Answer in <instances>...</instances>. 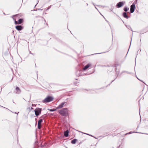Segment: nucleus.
<instances>
[{"label": "nucleus", "mask_w": 148, "mask_h": 148, "mask_svg": "<svg viewBox=\"0 0 148 148\" xmlns=\"http://www.w3.org/2000/svg\"><path fill=\"white\" fill-rule=\"evenodd\" d=\"M13 19H14V20H15V19H14L13 18Z\"/></svg>", "instance_id": "4c0bfd02"}, {"label": "nucleus", "mask_w": 148, "mask_h": 148, "mask_svg": "<svg viewBox=\"0 0 148 148\" xmlns=\"http://www.w3.org/2000/svg\"><path fill=\"white\" fill-rule=\"evenodd\" d=\"M40 118H42V119H43L44 118V117L43 116H41V117H40Z\"/></svg>", "instance_id": "bb28decb"}, {"label": "nucleus", "mask_w": 148, "mask_h": 148, "mask_svg": "<svg viewBox=\"0 0 148 148\" xmlns=\"http://www.w3.org/2000/svg\"><path fill=\"white\" fill-rule=\"evenodd\" d=\"M33 109V108H32V107H31V109Z\"/></svg>", "instance_id": "c9c22d12"}, {"label": "nucleus", "mask_w": 148, "mask_h": 148, "mask_svg": "<svg viewBox=\"0 0 148 148\" xmlns=\"http://www.w3.org/2000/svg\"><path fill=\"white\" fill-rule=\"evenodd\" d=\"M115 79H114V80H112V81L109 84V85H110V84Z\"/></svg>", "instance_id": "cd10ccee"}, {"label": "nucleus", "mask_w": 148, "mask_h": 148, "mask_svg": "<svg viewBox=\"0 0 148 148\" xmlns=\"http://www.w3.org/2000/svg\"><path fill=\"white\" fill-rule=\"evenodd\" d=\"M42 110V109L39 108H37L35 109L34 111L36 116H37L41 114Z\"/></svg>", "instance_id": "7ed1b4c3"}, {"label": "nucleus", "mask_w": 148, "mask_h": 148, "mask_svg": "<svg viewBox=\"0 0 148 148\" xmlns=\"http://www.w3.org/2000/svg\"><path fill=\"white\" fill-rule=\"evenodd\" d=\"M126 26V27L129 29H131V30L133 31L132 30V29L131 27V26L130 25H125Z\"/></svg>", "instance_id": "a211bd4d"}, {"label": "nucleus", "mask_w": 148, "mask_h": 148, "mask_svg": "<svg viewBox=\"0 0 148 148\" xmlns=\"http://www.w3.org/2000/svg\"><path fill=\"white\" fill-rule=\"evenodd\" d=\"M87 5H88V3H87Z\"/></svg>", "instance_id": "09e8293b"}, {"label": "nucleus", "mask_w": 148, "mask_h": 148, "mask_svg": "<svg viewBox=\"0 0 148 148\" xmlns=\"http://www.w3.org/2000/svg\"><path fill=\"white\" fill-rule=\"evenodd\" d=\"M125 2L123 1H120L117 3L116 5V8H119L123 6Z\"/></svg>", "instance_id": "39448f33"}, {"label": "nucleus", "mask_w": 148, "mask_h": 148, "mask_svg": "<svg viewBox=\"0 0 148 148\" xmlns=\"http://www.w3.org/2000/svg\"><path fill=\"white\" fill-rule=\"evenodd\" d=\"M129 9V8L127 7H125L123 9V10L125 12H127Z\"/></svg>", "instance_id": "2eb2a0df"}, {"label": "nucleus", "mask_w": 148, "mask_h": 148, "mask_svg": "<svg viewBox=\"0 0 148 148\" xmlns=\"http://www.w3.org/2000/svg\"><path fill=\"white\" fill-rule=\"evenodd\" d=\"M138 127H137L136 129H138Z\"/></svg>", "instance_id": "a19ab883"}, {"label": "nucleus", "mask_w": 148, "mask_h": 148, "mask_svg": "<svg viewBox=\"0 0 148 148\" xmlns=\"http://www.w3.org/2000/svg\"><path fill=\"white\" fill-rule=\"evenodd\" d=\"M84 134L89 135V134H88L86 133H84Z\"/></svg>", "instance_id": "c756f323"}, {"label": "nucleus", "mask_w": 148, "mask_h": 148, "mask_svg": "<svg viewBox=\"0 0 148 148\" xmlns=\"http://www.w3.org/2000/svg\"><path fill=\"white\" fill-rule=\"evenodd\" d=\"M89 136H92V137L93 136L92 135H90V134H89Z\"/></svg>", "instance_id": "2f4dec72"}, {"label": "nucleus", "mask_w": 148, "mask_h": 148, "mask_svg": "<svg viewBox=\"0 0 148 148\" xmlns=\"http://www.w3.org/2000/svg\"><path fill=\"white\" fill-rule=\"evenodd\" d=\"M29 53L31 54L32 55H33V53H32L31 51H29Z\"/></svg>", "instance_id": "c85d7f7f"}, {"label": "nucleus", "mask_w": 148, "mask_h": 148, "mask_svg": "<svg viewBox=\"0 0 148 148\" xmlns=\"http://www.w3.org/2000/svg\"><path fill=\"white\" fill-rule=\"evenodd\" d=\"M36 5H35V6H36Z\"/></svg>", "instance_id": "6e6d98bb"}, {"label": "nucleus", "mask_w": 148, "mask_h": 148, "mask_svg": "<svg viewBox=\"0 0 148 148\" xmlns=\"http://www.w3.org/2000/svg\"><path fill=\"white\" fill-rule=\"evenodd\" d=\"M14 23H15V24H16H16H18V21H15V22H14Z\"/></svg>", "instance_id": "b1692460"}, {"label": "nucleus", "mask_w": 148, "mask_h": 148, "mask_svg": "<svg viewBox=\"0 0 148 148\" xmlns=\"http://www.w3.org/2000/svg\"><path fill=\"white\" fill-rule=\"evenodd\" d=\"M15 114H17V113H16V112H15Z\"/></svg>", "instance_id": "864d4df0"}, {"label": "nucleus", "mask_w": 148, "mask_h": 148, "mask_svg": "<svg viewBox=\"0 0 148 148\" xmlns=\"http://www.w3.org/2000/svg\"><path fill=\"white\" fill-rule=\"evenodd\" d=\"M115 69L116 72V74L118 75L119 74V71H117L116 69V67H115Z\"/></svg>", "instance_id": "4be33fe9"}, {"label": "nucleus", "mask_w": 148, "mask_h": 148, "mask_svg": "<svg viewBox=\"0 0 148 148\" xmlns=\"http://www.w3.org/2000/svg\"><path fill=\"white\" fill-rule=\"evenodd\" d=\"M129 134V133H126V134H125V135H127V134Z\"/></svg>", "instance_id": "f704fd0d"}, {"label": "nucleus", "mask_w": 148, "mask_h": 148, "mask_svg": "<svg viewBox=\"0 0 148 148\" xmlns=\"http://www.w3.org/2000/svg\"><path fill=\"white\" fill-rule=\"evenodd\" d=\"M34 106V105H33V104H32V106Z\"/></svg>", "instance_id": "a18cd8bd"}, {"label": "nucleus", "mask_w": 148, "mask_h": 148, "mask_svg": "<svg viewBox=\"0 0 148 148\" xmlns=\"http://www.w3.org/2000/svg\"><path fill=\"white\" fill-rule=\"evenodd\" d=\"M137 79H138L139 80H140V79H138V78H137Z\"/></svg>", "instance_id": "49530a36"}, {"label": "nucleus", "mask_w": 148, "mask_h": 148, "mask_svg": "<svg viewBox=\"0 0 148 148\" xmlns=\"http://www.w3.org/2000/svg\"><path fill=\"white\" fill-rule=\"evenodd\" d=\"M15 90H16V93L17 94H20V93L21 92V90H20V89L17 86L16 87Z\"/></svg>", "instance_id": "1a4fd4ad"}, {"label": "nucleus", "mask_w": 148, "mask_h": 148, "mask_svg": "<svg viewBox=\"0 0 148 148\" xmlns=\"http://www.w3.org/2000/svg\"><path fill=\"white\" fill-rule=\"evenodd\" d=\"M36 119H37L36 118V119H35V120H36Z\"/></svg>", "instance_id": "8fccbe9b"}, {"label": "nucleus", "mask_w": 148, "mask_h": 148, "mask_svg": "<svg viewBox=\"0 0 148 148\" xmlns=\"http://www.w3.org/2000/svg\"><path fill=\"white\" fill-rule=\"evenodd\" d=\"M105 52H103V53H104ZM99 54H101V53H99Z\"/></svg>", "instance_id": "58836bf2"}, {"label": "nucleus", "mask_w": 148, "mask_h": 148, "mask_svg": "<svg viewBox=\"0 0 148 148\" xmlns=\"http://www.w3.org/2000/svg\"><path fill=\"white\" fill-rule=\"evenodd\" d=\"M66 103L67 102H62L58 106L57 109H60L63 108L64 105H65V106H66Z\"/></svg>", "instance_id": "423d86ee"}, {"label": "nucleus", "mask_w": 148, "mask_h": 148, "mask_svg": "<svg viewBox=\"0 0 148 148\" xmlns=\"http://www.w3.org/2000/svg\"><path fill=\"white\" fill-rule=\"evenodd\" d=\"M127 55V54H126V55Z\"/></svg>", "instance_id": "13d9d810"}, {"label": "nucleus", "mask_w": 148, "mask_h": 148, "mask_svg": "<svg viewBox=\"0 0 148 148\" xmlns=\"http://www.w3.org/2000/svg\"><path fill=\"white\" fill-rule=\"evenodd\" d=\"M94 71H93L92 72V73H89V74H87V73H82V72H81V75H84V76H84V75H89V74H92V73H94Z\"/></svg>", "instance_id": "f3484780"}, {"label": "nucleus", "mask_w": 148, "mask_h": 148, "mask_svg": "<svg viewBox=\"0 0 148 148\" xmlns=\"http://www.w3.org/2000/svg\"><path fill=\"white\" fill-rule=\"evenodd\" d=\"M34 106V105H33V104H32V106Z\"/></svg>", "instance_id": "c03bdc74"}, {"label": "nucleus", "mask_w": 148, "mask_h": 148, "mask_svg": "<svg viewBox=\"0 0 148 148\" xmlns=\"http://www.w3.org/2000/svg\"><path fill=\"white\" fill-rule=\"evenodd\" d=\"M41 124H39L38 123V129H40L41 128Z\"/></svg>", "instance_id": "412c9836"}, {"label": "nucleus", "mask_w": 148, "mask_h": 148, "mask_svg": "<svg viewBox=\"0 0 148 148\" xmlns=\"http://www.w3.org/2000/svg\"><path fill=\"white\" fill-rule=\"evenodd\" d=\"M19 113V112H18V113H17V114H18V113Z\"/></svg>", "instance_id": "603ef678"}, {"label": "nucleus", "mask_w": 148, "mask_h": 148, "mask_svg": "<svg viewBox=\"0 0 148 148\" xmlns=\"http://www.w3.org/2000/svg\"><path fill=\"white\" fill-rule=\"evenodd\" d=\"M43 9H38V10H42Z\"/></svg>", "instance_id": "72a5a7b5"}, {"label": "nucleus", "mask_w": 148, "mask_h": 148, "mask_svg": "<svg viewBox=\"0 0 148 148\" xmlns=\"http://www.w3.org/2000/svg\"><path fill=\"white\" fill-rule=\"evenodd\" d=\"M131 42H130V44H131ZM131 45V44H130V45Z\"/></svg>", "instance_id": "37998d69"}, {"label": "nucleus", "mask_w": 148, "mask_h": 148, "mask_svg": "<svg viewBox=\"0 0 148 148\" xmlns=\"http://www.w3.org/2000/svg\"><path fill=\"white\" fill-rule=\"evenodd\" d=\"M77 140L76 139H74L71 141V143L72 144H75L76 143Z\"/></svg>", "instance_id": "4468645a"}, {"label": "nucleus", "mask_w": 148, "mask_h": 148, "mask_svg": "<svg viewBox=\"0 0 148 148\" xmlns=\"http://www.w3.org/2000/svg\"><path fill=\"white\" fill-rule=\"evenodd\" d=\"M43 122V119H39L38 121V124H41V123Z\"/></svg>", "instance_id": "dca6fc26"}, {"label": "nucleus", "mask_w": 148, "mask_h": 148, "mask_svg": "<svg viewBox=\"0 0 148 148\" xmlns=\"http://www.w3.org/2000/svg\"><path fill=\"white\" fill-rule=\"evenodd\" d=\"M92 137H93L94 138H96L95 137H94V136H93Z\"/></svg>", "instance_id": "e433bc0d"}, {"label": "nucleus", "mask_w": 148, "mask_h": 148, "mask_svg": "<svg viewBox=\"0 0 148 148\" xmlns=\"http://www.w3.org/2000/svg\"><path fill=\"white\" fill-rule=\"evenodd\" d=\"M49 110L51 112H53L56 111V110L54 109H49Z\"/></svg>", "instance_id": "5701e85b"}, {"label": "nucleus", "mask_w": 148, "mask_h": 148, "mask_svg": "<svg viewBox=\"0 0 148 148\" xmlns=\"http://www.w3.org/2000/svg\"><path fill=\"white\" fill-rule=\"evenodd\" d=\"M140 133V134H143V133H142L141 132H129V134H132V133Z\"/></svg>", "instance_id": "6ab92c4d"}, {"label": "nucleus", "mask_w": 148, "mask_h": 148, "mask_svg": "<svg viewBox=\"0 0 148 148\" xmlns=\"http://www.w3.org/2000/svg\"><path fill=\"white\" fill-rule=\"evenodd\" d=\"M59 113L63 116H66L68 114L67 108H62L59 111Z\"/></svg>", "instance_id": "f257e3e1"}, {"label": "nucleus", "mask_w": 148, "mask_h": 148, "mask_svg": "<svg viewBox=\"0 0 148 148\" xmlns=\"http://www.w3.org/2000/svg\"><path fill=\"white\" fill-rule=\"evenodd\" d=\"M110 10H111V11H112V9H110Z\"/></svg>", "instance_id": "79ce46f5"}, {"label": "nucleus", "mask_w": 148, "mask_h": 148, "mask_svg": "<svg viewBox=\"0 0 148 148\" xmlns=\"http://www.w3.org/2000/svg\"><path fill=\"white\" fill-rule=\"evenodd\" d=\"M145 134L148 135V134Z\"/></svg>", "instance_id": "de8ad7c7"}, {"label": "nucleus", "mask_w": 148, "mask_h": 148, "mask_svg": "<svg viewBox=\"0 0 148 148\" xmlns=\"http://www.w3.org/2000/svg\"><path fill=\"white\" fill-rule=\"evenodd\" d=\"M69 131L68 130L64 132V135L66 137H67L69 136Z\"/></svg>", "instance_id": "9b49d317"}, {"label": "nucleus", "mask_w": 148, "mask_h": 148, "mask_svg": "<svg viewBox=\"0 0 148 148\" xmlns=\"http://www.w3.org/2000/svg\"><path fill=\"white\" fill-rule=\"evenodd\" d=\"M125 72V73H129V74H130V73L128 72V71H124V72Z\"/></svg>", "instance_id": "a878e982"}, {"label": "nucleus", "mask_w": 148, "mask_h": 148, "mask_svg": "<svg viewBox=\"0 0 148 148\" xmlns=\"http://www.w3.org/2000/svg\"><path fill=\"white\" fill-rule=\"evenodd\" d=\"M95 8H96V9H97L98 11V9H97V8L95 7Z\"/></svg>", "instance_id": "473e14b6"}, {"label": "nucleus", "mask_w": 148, "mask_h": 148, "mask_svg": "<svg viewBox=\"0 0 148 148\" xmlns=\"http://www.w3.org/2000/svg\"><path fill=\"white\" fill-rule=\"evenodd\" d=\"M23 21V18L19 19L18 20V24H20Z\"/></svg>", "instance_id": "ddd939ff"}, {"label": "nucleus", "mask_w": 148, "mask_h": 148, "mask_svg": "<svg viewBox=\"0 0 148 148\" xmlns=\"http://www.w3.org/2000/svg\"><path fill=\"white\" fill-rule=\"evenodd\" d=\"M91 64L90 63H88L85 65L83 68V70H85L91 66Z\"/></svg>", "instance_id": "9d476101"}, {"label": "nucleus", "mask_w": 148, "mask_h": 148, "mask_svg": "<svg viewBox=\"0 0 148 148\" xmlns=\"http://www.w3.org/2000/svg\"><path fill=\"white\" fill-rule=\"evenodd\" d=\"M92 3L93 4V5L94 6H95V4L94 3H93V2H92Z\"/></svg>", "instance_id": "7c9ffc66"}, {"label": "nucleus", "mask_w": 148, "mask_h": 148, "mask_svg": "<svg viewBox=\"0 0 148 148\" xmlns=\"http://www.w3.org/2000/svg\"><path fill=\"white\" fill-rule=\"evenodd\" d=\"M40 16H37V17H40Z\"/></svg>", "instance_id": "ea45409f"}, {"label": "nucleus", "mask_w": 148, "mask_h": 148, "mask_svg": "<svg viewBox=\"0 0 148 148\" xmlns=\"http://www.w3.org/2000/svg\"><path fill=\"white\" fill-rule=\"evenodd\" d=\"M82 72L81 70H78L75 73L76 75L77 76H83V75H81V73Z\"/></svg>", "instance_id": "0eeeda50"}, {"label": "nucleus", "mask_w": 148, "mask_h": 148, "mask_svg": "<svg viewBox=\"0 0 148 148\" xmlns=\"http://www.w3.org/2000/svg\"><path fill=\"white\" fill-rule=\"evenodd\" d=\"M51 5H50V6H49V7H48V8H47V10H48L50 8H51Z\"/></svg>", "instance_id": "393cba45"}, {"label": "nucleus", "mask_w": 148, "mask_h": 148, "mask_svg": "<svg viewBox=\"0 0 148 148\" xmlns=\"http://www.w3.org/2000/svg\"><path fill=\"white\" fill-rule=\"evenodd\" d=\"M98 6H99V5H97ZM100 5H99V6H100Z\"/></svg>", "instance_id": "5fc2aeb1"}, {"label": "nucleus", "mask_w": 148, "mask_h": 148, "mask_svg": "<svg viewBox=\"0 0 148 148\" xmlns=\"http://www.w3.org/2000/svg\"><path fill=\"white\" fill-rule=\"evenodd\" d=\"M53 98L51 96H48L44 100H42L43 103H48L53 101Z\"/></svg>", "instance_id": "f03ea898"}, {"label": "nucleus", "mask_w": 148, "mask_h": 148, "mask_svg": "<svg viewBox=\"0 0 148 148\" xmlns=\"http://www.w3.org/2000/svg\"><path fill=\"white\" fill-rule=\"evenodd\" d=\"M136 8L135 5L134 3H133L130 6V12L131 13H133L135 9Z\"/></svg>", "instance_id": "20e7f679"}, {"label": "nucleus", "mask_w": 148, "mask_h": 148, "mask_svg": "<svg viewBox=\"0 0 148 148\" xmlns=\"http://www.w3.org/2000/svg\"><path fill=\"white\" fill-rule=\"evenodd\" d=\"M127 55V54H126V55Z\"/></svg>", "instance_id": "4d7b16f0"}, {"label": "nucleus", "mask_w": 148, "mask_h": 148, "mask_svg": "<svg viewBox=\"0 0 148 148\" xmlns=\"http://www.w3.org/2000/svg\"><path fill=\"white\" fill-rule=\"evenodd\" d=\"M146 32H143L142 31H139L138 32V33H139L140 34H143V33L146 32Z\"/></svg>", "instance_id": "aec40b11"}, {"label": "nucleus", "mask_w": 148, "mask_h": 148, "mask_svg": "<svg viewBox=\"0 0 148 148\" xmlns=\"http://www.w3.org/2000/svg\"><path fill=\"white\" fill-rule=\"evenodd\" d=\"M119 147H119L117 148H119Z\"/></svg>", "instance_id": "3c124183"}, {"label": "nucleus", "mask_w": 148, "mask_h": 148, "mask_svg": "<svg viewBox=\"0 0 148 148\" xmlns=\"http://www.w3.org/2000/svg\"><path fill=\"white\" fill-rule=\"evenodd\" d=\"M16 29L19 31L23 29V27L21 25H17L15 27Z\"/></svg>", "instance_id": "6e6552de"}, {"label": "nucleus", "mask_w": 148, "mask_h": 148, "mask_svg": "<svg viewBox=\"0 0 148 148\" xmlns=\"http://www.w3.org/2000/svg\"><path fill=\"white\" fill-rule=\"evenodd\" d=\"M122 16L124 18H126L127 19L129 18V17L127 16V13L126 12H123V13Z\"/></svg>", "instance_id": "f8f14e48"}]
</instances>
